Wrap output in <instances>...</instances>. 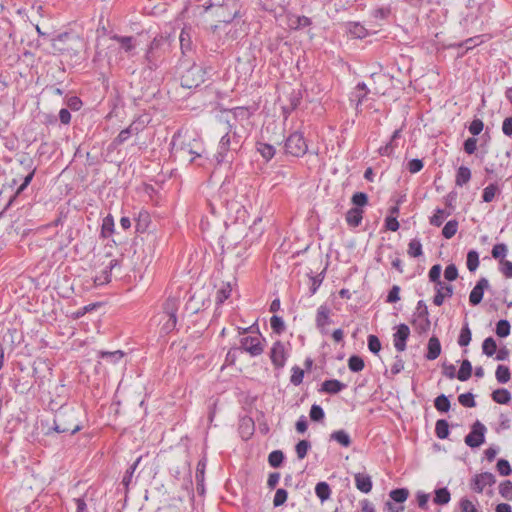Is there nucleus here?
<instances>
[{
    "label": "nucleus",
    "mask_w": 512,
    "mask_h": 512,
    "mask_svg": "<svg viewBox=\"0 0 512 512\" xmlns=\"http://www.w3.org/2000/svg\"><path fill=\"white\" fill-rule=\"evenodd\" d=\"M451 494L446 487L435 490L433 502L437 505H446L450 502Z\"/></svg>",
    "instance_id": "473e14b6"
},
{
    "label": "nucleus",
    "mask_w": 512,
    "mask_h": 512,
    "mask_svg": "<svg viewBox=\"0 0 512 512\" xmlns=\"http://www.w3.org/2000/svg\"><path fill=\"white\" fill-rule=\"evenodd\" d=\"M497 351L496 341L492 337L486 338L482 343V352L488 357L493 356Z\"/></svg>",
    "instance_id": "de8ad7c7"
},
{
    "label": "nucleus",
    "mask_w": 512,
    "mask_h": 512,
    "mask_svg": "<svg viewBox=\"0 0 512 512\" xmlns=\"http://www.w3.org/2000/svg\"><path fill=\"white\" fill-rule=\"evenodd\" d=\"M289 356V351L281 341L273 343L270 350V359L275 369H282Z\"/></svg>",
    "instance_id": "6e6552de"
},
{
    "label": "nucleus",
    "mask_w": 512,
    "mask_h": 512,
    "mask_svg": "<svg viewBox=\"0 0 512 512\" xmlns=\"http://www.w3.org/2000/svg\"><path fill=\"white\" fill-rule=\"evenodd\" d=\"M240 344V348L253 357L261 355L264 351L260 335L243 337L240 341Z\"/></svg>",
    "instance_id": "9b49d317"
},
{
    "label": "nucleus",
    "mask_w": 512,
    "mask_h": 512,
    "mask_svg": "<svg viewBox=\"0 0 512 512\" xmlns=\"http://www.w3.org/2000/svg\"><path fill=\"white\" fill-rule=\"evenodd\" d=\"M168 46L166 38L162 35L156 36L150 42L144 56L149 70L155 71L162 64Z\"/></svg>",
    "instance_id": "7ed1b4c3"
},
{
    "label": "nucleus",
    "mask_w": 512,
    "mask_h": 512,
    "mask_svg": "<svg viewBox=\"0 0 512 512\" xmlns=\"http://www.w3.org/2000/svg\"><path fill=\"white\" fill-rule=\"evenodd\" d=\"M472 339V333L469 328V324L467 322L464 323L463 327L461 328L459 337H458V344L461 347H466L469 345Z\"/></svg>",
    "instance_id": "4c0bfd02"
},
{
    "label": "nucleus",
    "mask_w": 512,
    "mask_h": 512,
    "mask_svg": "<svg viewBox=\"0 0 512 512\" xmlns=\"http://www.w3.org/2000/svg\"><path fill=\"white\" fill-rule=\"evenodd\" d=\"M458 401L462 406L467 408H473L476 406L474 395L470 392L459 395Z\"/></svg>",
    "instance_id": "bf43d9fd"
},
{
    "label": "nucleus",
    "mask_w": 512,
    "mask_h": 512,
    "mask_svg": "<svg viewBox=\"0 0 512 512\" xmlns=\"http://www.w3.org/2000/svg\"><path fill=\"white\" fill-rule=\"evenodd\" d=\"M284 460V454L280 450L272 451L268 456V463L271 467H279Z\"/></svg>",
    "instance_id": "603ef678"
},
{
    "label": "nucleus",
    "mask_w": 512,
    "mask_h": 512,
    "mask_svg": "<svg viewBox=\"0 0 512 512\" xmlns=\"http://www.w3.org/2000/svg\"><path fill=\"white\" fill-rule=\"evenodd\" d=\"M355 485L358 490L363 493H369L372 490V480L367 474L357 473L355 474Z\"/></svg>",
    "instance_id": "5701e85b"
},
{
    "label": "nucleus",
    "mask_w": 512,
    "mask_h": 512,
    "mask_svg": "<svg viewBox=\"0 0 512 512\" xmlns=\"http://www.w3.org/2000/svg\"><path fill=\"white\" fill-rule=\"evenodd\" d=\"M389 496L393 501L403 503L407 500L409 491L406 488H398L390 491Z\"/></svg>",
    "instance_id": "8fccbe9b"
},
{
    "label": "nucleus",
    "mask_w": 512,
    "mask_h": 512,
    "mask_svg": "<svg viewBox=\"0 0 512 512\" xmlns=\"http://www.w3.org/2000/svg\"><path fill=\"white\" fill-rule=\"evenodd\" d=\"M284 147L285 152L294 157L304 156L308 150L306 140L299 131H295L287 137Z\"/></svg>",
    "instance_id": "39448f33"
},
{
    "label": "nucleus",
    "mask_w": 512,
    "mask_h": 512,
    "mask_svg": "<svg viewBox=\"0 0 512 512\" xmlns=\"http://www.w3.org/2000/svg\"><path fill=\"white\" fill-rule=\"evenodd\" d=\"M85 41L77 33L75 35H69L66 32V56H69V61H66L71 67L79 65L85 60Z\"/></svg>",
    "instance_id": "20e7f679"
},
{
    "label": "nucleus",
    "mask_w": 512,
    "mask_h": 512,
    "mask_svg": "<svg viewBox=\"0 0 512 512\" xmlns=\"http://www.w3.org/2000/svg\"><path fill=\"white\" fill-rule=\"evenodd\" d=\"M471 179V170L466 166H460L456 173L455 183L457 186L462 187L467 184Z\"/></svg>",
    "instance_id": "7c9ffc66"
},
{
    "label": "nucleus",
    "mask_w": 512,
    "mask_h": 512,
    "mask_svg": "<svg viewBox=\"0 0 512 512\" xmlns=\"http://www.w3.org/2000/svg\"><path fill=\"white\" fill-rule=\"evenodd\" d=\"M485 432L486 427L480 421H476L465 437V444L471 448L479 447L485 442Z\"/></svg>",
    "instance_id": "1a4fd4ad"
},
{
    "label": "nucleus",
    "mask_w": 512,
    "mask_h": 512,
    "mask_svg": "<svg viewBox=\"0 0 512 512\" xmlns=\"http://www.w3.org/2000/svg\"><path fill=\"white\" fill-rule=\"evenodd\" d=\"M180 301L177 297H168L163 305V313L167 317H177Z\"/></svg>",
    "instance_id": "a878e982"
},
{
    "label": "nucleus",
    "mask_w": 512,
    "mask_h": 512,
    "mask_svg": "<svg viewBox=\"0 0 512 512\" xmlns=\"http://www.w3.org/2000/svg\"><path fill=\"white\" fill-rule=\"evenodd\" d=\"M114 227H115L114 218L111 214H109L106 217H104L102 220V226H101V232H100L101 236L103 238L110 237L114 232Z\"/></svg>",
    "instance_id": "c756f323"
},
{
    "label": "nucleus",
    "mask_w": 512,
    "mask_h": 512,
    "mask_svg": "<svg viewBox=\"0 0 512 512\" xmlns=\"http://www.w3.org/2000/svg\"><path fill=\"white\" fill-rule=\"evenodd\" d=\"M346 385L337 379L325 380L321 385V391L328 394H336L343 390Z\"/></svg>",
    "instance_id": "b1692460"
},
{
    "label": "nucleus",
    "mask_w": 512,
    "mask_h": 512,
    "mask_svg": "<svg viewBox=\"0 0 512 512\" xmlns=\"http://www.w3.org/2000/svg\"><path fill=\"white\" fill-rule=\"evenodd\" d=\"M412 325L414 326L416 332L419 334H424L430 329V319L429 316H416L414 317L412 321Z\"/></svg>",
    "instance_id": "bb28decb"
},
{
    "label": "nucleus",
    "mask_w": 512,
    "mask_h": 512,
    "mask_svg": "<svg viewBox=\"0 0 512 512\" xmlns=\"http://www.w3.org/2000/svg\"><path fill=\"white\" fill-rule=\"evenodd\" d=\"M120 262L118 259H111L108 265L94 278V283L97 286H102L110 282L111 279V271L118 267Z\"/></svg>",
    "instance_id": "a211bd4d"
},
{
    "label": "nucleus",
    "mask_w": 512,
    "mask_h": 512,
    "mask_svg": "<svg viewBox=\"0 0 512 512\" xmlns=\"http://www.w3.org/2000/svg\"><path fill=\"white\" fill-rule=\"evenodd\" d=\"M316 496L323 502L330 498L331 489L326 482H319L315 487Z\"/></svg>",
    "instance_id": "58836bf2"
},
{
    "label": "nucleus",
    "mask_w": 512,
    "mask_h": 512,
    "mask_svg": "<svg viewBox=\"0 0 512 512\" xmlns=\"http://www.w3.org/2000/svg\"><path fill=\"white\" fill-rule=\"evenodd\" d=\"M205 80V72L199 65H192L181 75V85L184 88H196Z\"/></svg>",
    "instance_id": "0eeeda50"
},
{
    "label": "nucleus",
    "mask_w": 512,
    "mask_h": 512,
    "mask_svg": "<svg viewBox=\"0 0 512 512\" xmlns=\"http://www.w3.org/2000/svg\"><path fill=\"white\" fill-rule=\"evenodd\" d=\"M226 132L221 137L215 159L217 163L232 161L234 154L237 153L248 135L247 129L239 128V125L234 123L233 126L225 127Z\"/></svg>",
    "instance_id": "f257e3e1"
},
{
    "label": "nucleus",
    "mask_w": 512,
    "mask_h": 512,
    "mask_svg": "<svg viewBox=\"0 0 512 512\" xmlns=\"http://www.w3.org/2000/svg\"><path fill=\"white\" fill-rule=\"evenodd\" d=\"M348 31L354 38L362 39L368 35L366 28L357 22L349 23Z\"/></svg>",
    "instance_id": "e433bc0d"
},
{
    "label": "nucleus",
    "mask_w": 512,
    "mask_h": 512,
    "mask_svg": "<svg viewBox=\"0 0 512 512\" xmlns=\"http://www.w3.org/2000/svg\"><path fill=\"white\" fill-rule=\"evenodd\" d=\"M434 406L437 411L446 413L450 410L451 404L448 397L444 394L437 396L434 400Z\"/></svg>",
    "instance_id": "37998d69"
},
{
    "label": "nucleus",
    "mask_w": 512,
    "mask_h": 512,
    "mask_svg": "<svg viewBox=\"0 0 512 512\" xmlns=\"http://www.w3.org/2000/svg\"><path fill=\"white\" fill-rule=\"evenodd\" d=\"M171 151L176 157L183 160L190 156L188 161L192 163L196 158L202 156L204 149L201 140L197 138H187L178 132L172 138Z\"/></svg>",
    "instance_id": "f03ea898"
},
{
    "label": "nucleus",
    "mask_w": 512,
    "mask_h": 512,
    "mask_svg": "<svg viewBox=\"0 0 512 512\" xmlns=\"http://www.w3.org/2000/svg\"><path fill=\"white\" fill-rule=\"evenodd\" d=\"M34 177V172L28 173L25 177L23 182L17 187L16 191L9 197V200L4 208V211H6L12 203L16 200V198L25 190V188L30 184Z\"/></svg>",
    "instance_id": "393cba45"
},
{
    "label": "nucleus",
    "mask_w": 512,
    "mask_h": 512,
    "mask_svg": "<svg viewBox=\"0 0 512 512\" xmlns=\"http://www.w3.org/2000/svg\"><path fill=\"white\" fill-rule=\"evenodd\" d=\"M496 379L499 383H507L511 378L510 369L505 365H498L495 372Z\"/></svg>",
    "instance_id": "49530a36"
},
{
    "label": "nucleus",
    "mask_w": 512,
    "mask_h": 512,
    "mask_svg": "<svg viewBox=\"0 0 512 512\" xmlns=\"http://www.w3.org/2000/svg\"><path fill=\"white\" fill-rule=\"evenodd\" d=\"M450 215V212H447L446 210L442 209V208H437L435 209V212L434 214L430 217V224L435 226V227H440L445 218L448 217Z\"/></svg>",
    "instance_id": "c9c22d12"
},
{
    "label": "nucleus",
    "mask_w": 512,
    "mask_h": 512,
    "mask_svg": "<svg viewBox=\"0 0 512 512\" xmlns=\"http://www.w3.org/2000/svg\"><path fill=\"white\" fill-rule=\"evenodd\" d=\"M495 481V476L492 473H480L474 477L472 489L478 493H481L483 492L486 486H492L495 483Z\"/></svg>",
    "instance_id": "2eb2a0df"
},
{
    "label": "nucleus",
    "mask_w": 512,
    "mask_h": 512,
    "mask_svg": "<svg viewBox=\"0 0 512 512\" xmlns=\"http://www.w3.org/2000/svg\"><path fill=\"white\" fill-rule=\"evenodd\" d=\"M459 506L462 512H478L476 506L468 498H461Z\"/></svg>",
    "instance_id": "774afa93"
},
{
    "label": "nucleus",
    "mask_w": 512,
    "mask_h": 512,
    "mask_svg": "<svg viewBox=\"0 0 512 512\" xmlns=\"http://www.w3.org/2000/svg\"><path fill=\"white\" fill-rule=\"evenodd\" d=\"M330 314L331 310L327 305H321L318 307L315 322L321 333H326V326L332 322Z\"/></svg>",
    "instance_id": "4468645a"
},
{
    "label": "nucleus",
    "mask_w": 512,
    "mask_h": 512,
    "mask_svg": "<svg viewBox=\"0 0 512 512\" xmlns=\"http://www.w3.org/2000/svg\"><path fill=\"white\" fill-rule=\"evenodd\" d=\"M252 112L247 107H235L229 111L225 119L227 127L233 126L234 123L239 125V128L247 129L250 124V117Z\"/></svg>",
    "instance_id": "423d86ee"
},
{
    "label": "nucleus",
    "mask_w": 512,
    "mask_h": 512,
    "mask_svg": "<svg viewBox=\"0 0 512 512\" xmlns=\"http://www.w3.org/2000/svg\"><path fill=\"white\" fill-rule=\"evenodd\" d=\"M97 356L102 359H106L112 364L118 363L123 357L124 352L122 350H115V351H104L100 350L97 353Z\"/></svg>",
    "instance_id": "c85d7f7f"
},
{
    "label": "nucleus",
    "mask_w": 512,
    "mask_h": 512,
    "mask_svg": "<svg viewBox=\"0 0 512 512\" xmlns=\"http://www.w3.org/2000/svg\"><path fill=\"white\" fill-rule=\"evenodd\" d=\"M287 498H288V492L285 489H283V488L277 489L275 492V495H274V499H273L274 507L282 506L287 501Z\"/></svg>",
    "instance_id": "052dcab7"
},
{
    "label": "nucleus",
    "mask_w": 512,
    "mask_h": 512,
    "mask_svg": "<svg viewBox=\"0 0 512 512\" xmlns=\"http://www.w3.org/2000/svg\"><path fill=\"white\" fill-rule=\"evenodd\" d=\"M351 202L355 207L362 208L368 204V196L364 192H356L353 194Z\"/></svg>",
    "instance_id": "6e6d98bb"
},
{
    "label": "nucleus",
    "mask_w": 512,
    "mask_h": 512,
    "mask_svg": "<svg viewBox=\"0 0 512 512\" xmlns=\"http://www.w3.org/2000/svg\"><path fill=\"white\" fill-rule=\"evenodd\" d=\"M363 213L364 211L362 208L353 207L349 209L345 217L347 224L352 228L358 227L362 222Z\"/></svg>",
    "instance_id": "6ab92c4d"
},
{
    "label": "nucleus",
    "mask_w": 512,
    "mask_h": 512,
    "mask_svg": "<svg viewBox=\"0 0 512 512\" xmlns=\"http://www.w3.org/2000/svg\"><path fill=\"white\" fill-rule=\"evenodd\" d=\"M232 292V287L230 283H225L221 286V288L217 291L215 302L217 305H221L227 300Z\"/></svg>",
    "instance_id": "f704fd0d"
},
{
    "label": "nucleus",
    "mask_w": 512,
    "mask_h": 512,
    "mask_svg": "<svg viewBox=\"0 0 512 512\" xmlns=\"http://www.w3.org/2000/svg\"><path fill=\"white\" fill-rule=\"evenodd\" d=\"M330 439L336 441L343 447L351 445V438L345 430H337L330 434Z\"/></svg>",
    "instance_id": "2f4dec72"
},
{
    "label": "nucleus",
    "mask_w": 512,
    "mask_h": 512,
    "mask_svg": "<svg viewBox=\"0 0 512 512\" xmlns=\"http://www.w3.org/2000/svg\"><path fill=\"white\" fill-rule=\"evenodd\" d=\"M499 269L506 278H512V261L501 259Z\"/></svg>",
    "instance_id": "338daca9"
},
{
    "label": "nucleus",
    "mask_w": 512,
    "mask_h": 512,
    "mask_svg": "<svg viewBox=\"0 0 512 512\" xmlns=\"http://www.w3.org/2000/svg\"><path fill=\"white\" fill-rule=\"evenodd\" d=\"M369 92L370 91L364 82L358 83L357 86L352 91L350 96V102L354 103L357 113H360L362 111L361 107L367 100Z\"/></svg>",
    "instance_id": "f8f14e48"
},
{
    "label": "nucleus",
    "mask_w": 512,
    "mask_h": 512,
    "mask_svg": "<svg viewBox=\"0 0 512 512\" xmlns=\"http://www.w3.org/2000/svg\"><path fill=\"white\" fill-rule=\"evenodd\" d=\"M510 328L511 326L508 320H500L496 324V334L501 338H505L510 334Z\"/></svg>",
    "instance_id": "864d4df0"
},
{
    "label": "nucleus",
    "mask_w": 512,
    "mask_h": 512,
    "mask_svg": "<svg viewBox=\"0 0 512 512\" xmlns=\"http://www.w3.org/2000/svg\"><path fill=\"white\" fill-rule=\"evenodd\" d=\"M410 335V328L408 325L402 323L397 326L396 332L393 334V344L398 352H403L406 349V342Z\"/></svg>",
    "instance_id": "ddd939ff"
},
{
    "label": "nucleus",
    "mask_w": 512,
    "mask_h": 512,
    "mask_svg": "<svg viewBox=\"0 0 512 512\" xmlns=\"http://www.w3.org/2000/svg\"><path fill=\"white\" fill-rule=\"evenodd\" d=\"M492 399L498 404H507L511 400V394L507 389H497L493 391Z\"/></svg>",
    "instance_id": "79ce46f5"
},
{
    "label": "nucleus",
    "mask_w": 512,
    "mask_h": 512,
    "mask_svg": "<svg viewBox=\"0 0 512 512\" xmlns=\"http://www.w3.org/2000/svg\"><path fill=\"white\" fill-rule=\"evenodd\" d=\"M348 367L352 372H360L364 369V360L358 355H352L348 359Z\"/></svg>",
    "instance_id": "09e8293b"
},
{
    "label": "nucleus",
    "mask_w": 512,
    "mask_h": 512,
    "mask_svg": "<svg viewBox=\"0 0 512 512\" xmlns=\"http://www.w3.org/2000/svg\"><path fill=\"white\" fill-rule=\"evenodd\" d=\"M291 21V27L294 29H300L304 27H308L311 25V19L306 16H297L294 20Z\"/></svg>",
    "instance_id": "e2e57ef3"
},
{
    "label": "nucleus",
    "mask_w": 512,
    "mask_h": 512,
    "mask_svg": "<svg viewBox=\"0 0 512 512\" xmlns=\"http://www.w3.org/2000/svg\"><path fill=\"white\" fill-rule=\"evenodd\" d=\"M458 221L449 220L442 229V235L446 239H451L458 231Z\"/></svg>",
    "instance_id": "a18cd8bd"
},
{
    "label": "nucleus",
    "mask_w": 512,
    "mask_h": 512,
    "mask_svg": "<svg viewBox=\"0 0 512 512\" xmlns=\"http://www.w3.org/2000/svg\"><path fill=\"white\" fill-rule=\"evenodd\" d=\"M467 268L470 272H474L479 266V254L475 250H471L467 254Z\"/></svg>",
    "instance_id": "3c124183"
},
{
    "label": "nucleus",
    "mask_w": 512,
    "mask_h": 512,
    "mask_svg": "<svg viewBox=\"0 0 512 512\" xmlns=\"http://www.w3.org/2000/svg\"><path fill=\"white\" fill-rule=\"evenodd\" d=\"M325 417L324 410L321 406L313 404L310 409V418L312 421H321Z\"/></svg>",
    "instance_id": "0e129e2a"
},
{
    "label": "nucleus",
    "mask_w": 512,
    "mask_h": 512,
    "mask_svg": "<svg viewBox=\"0 0 512 512\" xmlns=\"http://www.w3.org/2000/svg\"><path fill=\"white\" fill-rule=\"evenodd\" d=\"M144 129V124L140 121H133L127 128L120 131L116 138L113 139L111 146L114 148L125 143L132 135L139 134Z\"/></svg>",
    "instance_id": "9d476101"
},
{
    "label": "nucleus",
    "mask_w": 512,
    "mask_h": 512,
    "mask_svg": "<svg viewBox=\"0 0 512 512\" xmlns=\"http://www.w3.org/2000/svg\"><path fill=\"white\" fill-rule=\"evenodd\" d=\"M472 375V364L468 359L462 361L460 369L457 372V378L460 381H467Z\"/></svg>",
    "instance_id": "72a5a7b5"
},
{
    "label": "nucleus",
    "mask_w": 512,
    "mask_h": 512,
    "mask_svg": "<svg viewBox=\"0 0 512 512\" xmlns=\"http://www.w3.org/2000/svg\"><path fill=\"white\" fill-rule=\"evenodd\" d=\"M303 378H304V370L298 366H294L292 368V375L290 377V382L293 385L298 386L302 383Z\"/></svg>",
    "instance_id": "680f3d73"
},
{
    "label": "nucleus",
    "mask_w": 512,
    "mask_h": 512,
    "mask_svg": "<svg viewBox=\"0 0 512 512\" xmlns=\"http://www.w3.org/2000/svg\"><path fill=\"white\" fill-rule=\"evenodd\" d=\"M368 349L373 354H378L379 351L381 350V342L376 335L368 336Z\"/></svg>",
    "instance_id": "69168bd1"
},
{
    "label": "nucleus",
    "mask_w": 512,
    "mask_h": 512,
    "mask_svg": "<svg viewBox=\"0 0 512 512\" xmlns=\"http://www.w3.org/2000/svg\"><path fill=\"white\" fill-rule=\"evenodd\" d=\"M135 222L136 231L144 233L151 223L150 214L146 210H140L135 217Z\"/></svg>",
    "instance_id": "4be33fe9"
},
{
    "label": "nucleus",
    "mask_w": 512,
    "mask_h": 512,
    "mask_svg": "<svg viewBox=\"0 0 512 512\" xmlns=\"http://www.w3.org/2000/svg\"><path fill=\"white\" fill-rule=\"evenodd\" d=\"M441 354V344L436 336L430 337L427 345V353L425 355L427 360H435Z\"/></svg>",
    "instance_id": "412c9836"
},
{
    "label": "nucleus",
    "mask_w": 512,
    "mask_h": 512,
    "mask_svg": "<svg viewBox=\"0 0 512 512\" xmlns=\"http://www.w3.org/2000/svg\"><path fill=\"white\" fill-rule=\"evenodd\" d=\"M407 253L412 258L420 257L423 254L421 241L417 238L411 239Z\"/></svg>",
    "instance_id": "ea45409f"
},
{
    "label": "nucleus",
    "mask_w": 512,
    "mask_h": 512,
    "mask_svg": "<svg viewBox=\"0 0 512 512\" xmlns=\"http://www.w3.org/2000/svg\"><path fill=\"white\" fill-rule=\"evenodd\" d=\"M111 39L118 42L120 48L127 54H131L136 47L135 39L132 36H120L115 34Z\"/></svg>",
    "instance_id": "aec40b11"
},
{
    "label": "nucleus",
    "mask_w": 512,
    "mask_h": 512,
    "mask_svg": "<svg viewBox=\"0 0 512 512\" xmlns=\"http://www.w3.org/2000/svg\"><path fill=\"white\" fill-rule=\"evenodd\" d=\"M310 448H311V444L309 441L300 440L295 446V451H296L297 457L299 459H304Z\"/></svg>",
    "instance_id": "5fc2aeb1"
},
{
    "label": "nucleus",
    "mask_w": 512,
    "mask_h": 512,
    "mask_svg": "<svg viewBox=\"0 0 512 512\" xmlns=\"http://www.w3.org/2000/svg\"><path fill=\"white\" fill-rule=\"evenodd\" d=\"M435 434L439 439H446L449 435V424L445 419H439L435 424Z\"/></svg>",
    "instance_id": "a19ab883"
},
{
    "label": "nucleus",
    "mask_w": 512,
    "mask_h": 512,
    "mask_svg": "<svg viewBox=\"0 0 512 512\" xmlns=\"http://www.w3.org/2000/svg\"><path fill=\"white\" fill-rule=\"evenodd\" d=\"M141 461V457H139L125 472V475L122 479V484L127 488L131 482L133 474Z\"/></svg>",
    "instance_id": "13d9d810"
},
{
    "label": "nucleus",
    "mask_w": 512,
    "mask_h": 512,
    "mask_svg": "<svg viewBox=\"0 0 512 512\" xmlns=\"http://www.w3.org/2000/svg\"><path fill=\"white\" fill-rule=\"evenodd\" d=\"M499 493L503 498L512 500V482L510 480L503 481L499 485Z\"/></svg>",
    "instance_id": "4d7b16f0"
},
{
    "label": "nucleus",
    "mask_w": 512,
    "mask_h": 512,
    "mask_svg": "<svg viewBox=\"0 0 512 512\" xmlns=\"http://www.w3.org/2000/svg\"><path fill=\"white\" fill-rule=\"evenodd\" d=\"M500 193L499 186L496 183H491L484 188L482 199L484 202L489 203L493 201L496 194Z\"/></svg>",
    "instance_id": "c03bdc74"
},
{
    "label": "nucleus",
    "mask_w": 512,
    "mask_h": 512,
    "mask_svg": "<svg viewBox=\"0 0 512 512\" xmlns=\"http://www.w3.org/2000/svg\"><path fill=\"white\" fill-rule=\"evenodd\" d=\"M453 295V286L444 282H438L436 285V294L433 298V303L436 306H441L445 298H450Z\"/></svg>",
    "instance_id": "f3484780"
},
{
    "label": "nucleus",
    "mask_w": 512,
    "mask_h": 512,
    "mask_svg": "<svg viewBox=\"0 0 512 512\" xmlns=\"http://www.w3.org/2000/svg\"><path fill=\"white\" fill-rule=\"evenodd\" d=\"M256 150L260 153L265 161H270L276 153L274 146L264 142H257Z\"/></svg>",
    "instance_id": "cd10ccee"
},
{
    "label": "nucleus",
    "mask_w": 512,
    "mask_h": 512,
    "mask_svg": "<svg viewBox=\"0 0 512 512\" xmlns=\"http://www.w3.org/2000/svg\"><path fill=\"white\" fill-rule=\"evenodd\" d=\"M488 288H489V281L484 277L480 278L478 280V282L476 283V285L474 286V288L472 289V291L470 292V295H469L470 303L473 306L478 305L483 299L484 290L488 289Z\"/></svg>",
    "instance_id": "dca6fc26"
}]
</instances>
